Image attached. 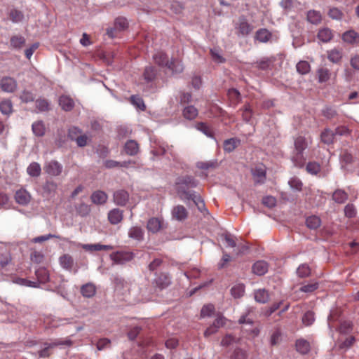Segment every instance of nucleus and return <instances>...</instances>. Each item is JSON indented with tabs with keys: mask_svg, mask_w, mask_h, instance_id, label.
I'll return each instance as SVG.
<instances>
[{
	"mask_svg": "<svg viewBox=\"0 0 359 359\" xmlns=\"http://www.w3.org/2000/svg\"><path fill=\"white\" fill-rule=\"evenodd\" d=\"M108 219L111 224H116L123 219V211L119 209H113L108 214Z\"/></svg>",
	"mask_w": 359,
	"mask_h": 359,
	"instance_id": "a211bd4d",
	"label": "nucleus"
},
{
	"mask_svg": "<svg viewBox=\"0 0 359 359\" xmlns=\"http://www.w3.org/2000/svg\"><path fill=\"white\" fill-rule=\"evenodd\" d=\"M297 273L299 277L305 278L310 275L311 269L307 264H303L298 267Z\"/></svg>",
	"mask_w": 359,
	"mask_h": 359,
	"instance_id": "a18cd8bd",
	"label": "nucleus"
},
{
	"mask_svg": "<svg viewBox=\"0 0 359 359\" xmlns=\"http://www.w3.org/2000/svg\"><path fill=\"white\" fill-rule=\"evenodd\" d=\"M342 57L343 51L341 48H334L327 51V58L333 63L339 64L341 62Z\"/></svg>",
	"mask_w": 359,
	"mask_h": 359,
	"instance_id": "2eb2a0df",
	"label": "nucleus"
},
{
	"mask_svg": "<svg viewBox=\"0 0 359 359\" xmlns=\"http://www.w3.org/2000/svg\"><path fill=\"white\" fill-rule=\"evenodd\" d=\"M236 29L238 34L247 36L252 32V27L246 21V20L241 18L236 27Z\"/></svg>",
	"mask_w": 359,
	"mask_h": 359,
	"instance_id": "9b49d317",
	"label": "nucleus"
},
{
	"mask_svg": "<svg viewBox=\"0 0 359 359\" xmlns=\"http://www.w3.org/2000/svg\"><path fill=\"white\" fill-rule=\"evenodd\" d=\"M306 223L309 228L316 229L320 225V219L317 216H310L306 219Z\"/></svg>",
	"mask_w": 359,
	"mask_h": 359,
	"instance_id": "ea45409f",
	"label": "nucleus"
},
{
	"mask_svg": "<svg viewBox=\"0 0 359 359\" xmlns=\"http://www.w3.org/2000/svg\"><path fill=\"white\" fill-rule=\"evenodd\" d=\"M318 77L320 82H325L327 81L330 76V72L327 68H320L318 72Z\"/></svg>",
	"mask_w": 359,
	"mask_h": 359,
	"instance_id": "864d4df0",
	"label": "nucleus"
},
{
	"mask_svg": "<svg viewBox=\"0 0 359 359\" xmlns=\"http://www.w3.org/2000/svg\"><path fill=\"white\" fill-rule=\"evenodd\" d=\"M154 62L159 66L163 67L169 65L168 57L163 52L158 51L153 55Z\"/></svg>",
	"mask_w": 359,
	"mask_h": 359,
	"instance_id": "aec40b11",
	"label": "nucleus"
},
{
	"mask_svg": "<svg viewBox=\"0 0 359 359\" xmlns=\"http://www.w3.org/2000/svg\"><path fill=\"white\" fill-rule=\"evenodd\" d=\"M18 87V83L15 79L11 76H4L0 80L1 89L6 93H13Z\"/></svg>",
	"mask_w": 359,
	"mask_h": 359,
	"instance_id": "39448f33",
	"label": "nucleus"
},
{
	"mask_svg": "<svg viewBox=\"0 0 359 359\" xmlns=\"http://www.w3.org/2000/svg\"><path fill=\"white\" fill-rule=\"evenodd\" d=\"M9 15L13 22H19L23 18V14L18 10H11Z\"/></svg>",
	"mask_w": 359,
	"mask_h": 359,
	"instance_id": "13d9d810",
	"label": "nucleus"
},
{
	"mask_svg": "<svg viewBox=\"0 0 359 359\" xmlns=\"http://www.w3.org/2000/svg\"><path fill=\"white\" fill-rule=\"evenodd\" d=\"M196 166L199 169L208 170L210 168H215L217 166V162L215 161H205V162H198Z\"/></svg>",
	"mask_w": 359,
	"mask_h": 359,
	"instance_id": "6e6d98bb",
	"label": "nucleus"
},
{
	"mask_svg": "<svg viewBox=\"0 0 359 359\" xmlns=\"http://www.w3.org/2000/svg\"><path fill=\"white\" fill-rule=\"evenodd\" d=\"M27 172L31 177H37L41 175V165L36 162H32L27 168Z\"/></svg>",
	"mask_w": 359,
	"mask_h": 359,
	"instance_id": "bb28decb",
	"label": "nucleus"
},
{
	"mask_svg": "<svg viewBox=\"0 0 359 359\" xmlns=\"http://www.w3.org/2000/svg\"><path fill=\"white\" fill-rule=\"evenodd\" d=\"M255 299L257 302L264 304L269 300V295L264 289H259L255 292Z\"/></svg>",
	"mask_w": 359,
	"mask_h": 359,
	"instance_id": "2f4dec72",
	"label": "nucleus"
},
{
	"mask_svg": "<svg viewBox=\"0 0 359 359\" xmlns=\"http://www.w3.org/2000/svg\"><path fill=\"white\" fill-rule=\"evenodd\" d=\"M271 34L266 29H261L256 32L255 39L259 42L265 43L270 40Z\"/></svg>",
	"mask_w": 359,
	"mask_h": 359,
	"instance_id": "c756f323",
	"label": "nucleus"
},
{
	"mask_svg": "<svg viewBox=\"0 0 359 359\" xmlns=\"http://www.w3.org/2000/svg\"><path fill=\"white\" fill-rule=\"evenodd\" d=\"M178 192L182 200H191L201 212L205 210V203L199 195L186 190V188L196 187L197 182L191 176H185L178 179Z\"/></svg>",
	"mask_w": 359,
	"mask_h": 359,
	"instance_id": "f257e3e1",
	"label": "nucleus"
},
{
	"mask_svg": "<svg viewBox=\"0 0 359 359\" xmlns=\"http://www.w3.org/2000/svg\"><path fill=\"white\" fill-rule=\"evenodd\" d=\"M57 184L53 180L47 181L43 186V190L47 196H53L56 193Z\"/></svg>",
	"mask_w": 359,
	"mask_h": 359,
	"instance_id": "b1692460",
	"label": "nucleus"
},
{
	"mask_svg": "<svg viewBox=\"0 0 359 359\" xmlns=\"http://www.w3.org/2000/svg\"><path fill=\"white\" fill-rule=\"evenodd\" d=\"M50 104L48 101L44 98H39L36 101V107L40 111H45L49 109Z\"/></svg>",
	"mask_w": 359,
	"mask_h": 359,
	"instance_id": "49530a36",
	"label": "nucleus"
},
{
	"mask_svg": "<svg viewBox=\"0 0 359 359\" xmlns=\"http://www.w3.org/2000/svg\"><path fill=\"white\" fill-rule=\"evenodd\" d=\"M308 146V142L304 137L298 136L294 140L295 151H303Z\"/></svg>",
	"mask_w": 359,
	"mask_h": 359,
	"instance_id": "e433bc0d",
	"label": "nucleus"
},
{
	"mask_svg": "<svg viewBox=\"0 0 359 359\" xmlns=\"http://www.w3.org/2000/svg\"><path fill=\"white\" fill-rule=\"evenodd\" d=\"M130 99H131V102L133 103V104L136 106L137 108H138L141 110H144L145 109V106H144L143 100L140 97H139L137 95H133Z\"/></svg>",
	"mask_w": 359,
	"mask_h": 359,
	"instance_id": "680f3d73",
	"label": "nucleus"
},
{
	"mask_svg": "<svg viewBox=\"0 0 359 359\" xmlns=\"http://www.w3.org/2000/svg\"><path fill=\"white\" fill-rule=\"evenodd\" d=\"M76 211L80 215L84 217L89 214L90 208L88 205L82 203L76 207Z\"/></svg>",
	"mask_w": 359,
	"mask_h": 359,
	"instance_id": "bf43d9fd",
	"label": "nucleus"
},
{
	"mask_svg": "<svg viewBox=\"0 0 359 359\" xmlns=\"http://www.w3.org/2000/svg\"><path fill=\"white\" fill-rule=\"evenodd\" d=\"M156 74V70L154 67L149 66L146 67L144 72V78L147 81H152Z\"/></svg>",
	"mask_w": 359,
	"mask_h": 359,
	"instance_id": "37998d69",
	"label": "nucleus"
},
{
	"mask_svg": "<svg viewBox=\"0 0 359 359\" xmlns=\"http://www.w3.org/2000/svg\"><path fill=\"white\" fill-rule=\"evenodd\" d=\"M128 236L131 238L141 241L144 237V231L141 227L133 226L128 231Z\"/></svg>",
	"mask_w": 359,
	"mask_h": 359,
	"instance_id": "7c9ffc66",
	"label": "nucleus"
},
{
	"mask_svg": "<svg viewBox=\"0 0 359 359\" xmlns=\"http://www.w3.org/2000/svg\"><path fill=\"white\" fill-rule=\"evenodd\" d=\"M253 177L255 178V181L257 183H262L265 179V170L262 168H256L253 170Z\"/></svg>",
	"mask_w": 359,
	"mask_h": 359,
	"instance_id": "58836bf2",
	"label": "nucleus"
},
{
	"mask_svg": "<svg viewBox=\"0 0 359 359\" xmlns=\"http://www.w3.org/2000/svg\"><path fill=\"white\" fill-rule=\"evenodd\" d=\"M318 287V283H311L300 287L299 290L304 292H312L316 290Z\"/></svg>",
	"mask_w": 359,
	"mask_h": 359,
	"instance_id": "e2e57ef3",
	"label": "nucleus"
},
{
	"mask_svg": "<svg viewBox=\"0 0 359 359\" xmlns=\"http://www.w3.org/2000/svg\"><path fill=\"white\" fill-rule=\"evenodd\" d=\"M15 201L20 205H27L31 201V194L25 189H20L16 191L15 194Z\"/></svg>",
	"mask_w": 359,
	"mask_h": 359,
	"instance_id": "423d86ee",
	"label": "nucleus"
},
{
	"mask_svg": "<svg viewBox=\"0 0 359 359\" xmlns=\"http://www.w3.org/2000/svg\"><path fill=\"white\" fill-rule=\"evenodd\" d=\"M334 34L332 31L327 27H323L319 29L317 38L319 41L323 43H327L332 40Z\"/></svg>",
	"mask_w": 359,
	"mask_h": 359,
	"instance_id": "4468645a",
	"label": "nucleus"
},
{
	"mask_svg": "<svg viewBox=\"0 0 359 359\" xmlns=\"http://www.w3.org/2000/svg\"><path fill=\"white\" fill-rule=\"evenodd\" d=\"M66 319H60L54 316H46L43 320V324L46 328L57 327L67 323Z\"/></svg>",
	"mask_w": 359,
	"mask_h": 359,
	"instance_id": "6e6552de",
	"label": "nucleus"
},
{
	"mask_svg": "<svg viewBox=\"0 0 359 359\" xmlns=\"http://www.w3.org/2000/svg\"><path fill=\"white\" fill-rule=\"evenodd\" d=\"M310 343L305 339H300L296 342V348L302 354L307 353L310 350Z\"/></svg>",
	"mask_w": 359,
	"mask_h": 359,
	"instance_id": "393cba45",
	"label": "nucleus"
},
{
	"mask_svg": "<svg viewBox=\"0 0 359 359\" xmlns=\"http://www.w3.org/2000/svg\"><path fill=\"white\" fill-rule=\"evenodd\" d=\"M332 199L338 203H343L348 199V194L342 189H337L332 194Z\"/></svg>",
	"mask_w": 359,
	"mask_h": 359,
	"instance_id": "f704fd0d",
	"label": "nucleus"
},
{
	"mask_svg": "<svg viewBox=\"0 0 359 359\" xmlns=\"http://www.w3.org/2000/svg\"><path fill=\"white\" fill-rule=\"evenodd\" d=\"M166 67L174 73H180L183 70V66L181 62L175 60L169 62V65H167Z\"/></svg>",
	"mask_w": 359,
	"mask_h": 359,
	"instance_id": "a19ab883",
	"label": "nucleus"
},
{
	"mask_svg": "<svg viewBox=\"0 0 359 359\" xmlns=\"http://www.w3.org/2000/svg\"><path fill=\"white\" fill-rule=\"evenodd\" d=\"M13 105L10 100H4L0 102V111L5 115L12 113Z\"/></svg>",
	"mask_w": 359,
	"mask_h": 359,
	"instance_id": "4c0bfd02",
	"label": "nucleus"
},
{
	"mask_svg": "<svg viewBox=\"0 0 359 359\" xmlns=\"http://www.w3.org/2000/svg\"><path fill=\"white\" fill-rule=\"evenodd\" d=\"M246 358V353L245 351L240 348H236L233 351L231 359H245Z\"/></svg>",
	"mask_w": 359,
	"mask_h": 359,
	"instance_id": "774afa93",
	"label": "nucleus"
},
{
	"mask_svg": "<svg viewBox=\"0 0 359 359\" xmlns=\"http://www.w3.org/2000/svg\"><path fill=\"white\" fill-rule=\"evenodd\" d=\"M210 54L212 60L217 63H222L224 62V58L221 55L219 50L214 48L210 50Z\"/></svg>",
	"mask_w": 359,
	"mask_h": 359,
	"instance_id": "052dcab7",
	"label": "nucleus"
},
{
	"mask_svg": "<svg viewBox=\"0 0 359 359\" xmlns=\"http://www.w3.org/2000/svg\"><path fill=\"white\" fill-rule=\"evenodd\" d=\"M188 216L187 209L182 205H176L172 210V217L177 221H182Z\"/></svg>",
	"mask_w": 359,
	"mask_h": 359,
	"instance_id": "f8f14e48",
	"label": "nucleus"
},
{
	"mask_svg": "<svg viewBox=\"0 0 359 359\" xmlns=\"http://www.w3.org/2000/svg\"><path fill=\"white\" fill-rule=\"evenodd\" d=\"M115 29H117L118 31L124 30L128 27V22L125 18H118L116 19L114 22Z\"/></svg>",
	"mask_w": 359,
	"mask_h": 359,
	"instance_id": "8fccbe9b",
	"label": "nucleus"
},
{
	"mask_svg": "<svg viewBox=\"0 0 359 359\" xmlns=\"http://www.w3.org/2000/svg\"><path fill=\"white\" fill-rule=\"evenodd\" d=\"M110 258L115 264H123L133 259V255L130 252H116L110 255Z\"/></svg>",
	"mask_w": 359,
	"mask_h": 359,
	"instance_id": "20e7f679",
	"label": "nucleus"
},
{
	"mask_svg": "<svg viewBox=\"0 0 359 359\" xmlns=\"http://www.w3.org/2000/svg\"><path fill=\"white\" fill-rule=\"evenodd\" d=\"M345 215L349 218L353 217L355 216L356 210L353 205L348 204L345 206L344 208Z\"/></svg>",
	"mask_w": 359,
	"mask_h": 359,
	"instance_id": "69168bd1",
	"label": "nucleus"
},
{
	"mask_svg": "<svg viewBox=\"0 0 359 359\" xmlns=\"http://www.w3.org/2000/svg\"><path fill=\"white\" fill-rule=\"evenodd\" d=\"M240 140L237 138L226 140L224 142V149L227 152H231L240 144Z\"/></svg>",
	"mask_w": 359,
	"mask_h": 359,
	"instance_id": "473e14b6",
	"label": "nucleus"
},
{
	"mask_svg": "<svg viewBox=\"0 0 359 359\" xmlns=\"http://www.w3.org/2000/svg\"><path fill=\"white\" fill-rule=\"evenodd\" d=\"M198 109L192 105L186 107L183 110L184 117L189 120L194 119L198 116Z\"/></svg>",
	"mask_w": 359,
	"mask_h": 359,
	"instance_id": "c85d7f7f",
	"label": "nucleus"
},
{
	"mask_svg": "<svg viewBox=\"0 0 359 359\" xmlns=\"http://www.w3.org/2000/svg\"><path fill=\"white\" fill-rule=\"evenodd\" d=\"M167 227L161 217H151L148 220L147 229L149 232L156 233Z\"/></svg>",
	"mask_w": 359,
	"mask_h": 359,
	"instance_id": "7ed1b4c3",
	"label": "nucleus"
},
{
	"mask_svg": "<svg viewBox=\"0 0 359 359\" xmlns=\"http://www.w3.org/2000/svg\"><path fill=\"white\" fill-rule=\"evenodd\" d=\"M344 42L348 44H358L359 43V34L355 31L351 29L345 32L341 36Z\"/></svg>",
	"mask_w": 359,
	"mask_h": 359,
	"instance_id": "1a4fd4ad",
	"label": "nucleus"
},
{
	"mask_svg": "<svg viewBox=\"0 0 359 359\" xmlns=\"http://www.w3.org/2000/svg\"><path fill=\"white\" fill-rule=\"evenodd\" d=\"M80 291L84 297L91 298L96 293V287L93 283H88L82 285Z\"/></svg>",
	"mask_w": 359,
	"mask_h": 359,
	"instance_id": "dca6fc26",
	"label": "nucleus"
},
{
	"mask_svg": "<svg viewBox=\"0 0 359 359\" xmlns=\"http://www.w3.org/2000/svg\"><path fill=\"white\" fill-rule=\"evenodd\" d=\"M32 131L36 136L42 137L45 134L46 127L43 121H38L33 123Z\"/></svg>",
	"mask_w": 359,
	"mask_h": 359,
	"instance_id": "a878e982",
	"label": "nucleus"
},
{
	"mask_svg": "<svg viewBox=\"0 0 359 359\" xmlns=\"http://www.w3.org/2000/svg\"><path fill=\"white\" fill-rule=\"evenodd\" d=\"M306 171L312 175H316L320 171V165L315 162H310L306 165Z\"/></svg>",
	"mask_w": 359,
	"mask_h": 359,
	"instance_id": "4d7b16f0",
	"label": "nucleus"
},
{
	"mask_svg": "<svg viewBox=\"0 0 359 359\" xmlns=\"http://www.w3.org/2000/svg\"><path fill=\"white\" fill-rule=\"evenodd\" d=\"M124 150L127 154L134 156L139 151L138 144L134 140H129L126 143Z\"/></svg>",
	"mask_w": 359,
	"mask_h": 359,
	"instance_id": "4be33fe9",
	"label": "nucleus"
},
{
	"mask_svg": "<svg viewBox=\"0 0 359 359\" xmlns=\"http://www.w3.org/2000/svg\"><path fill=\"white\" fill-rule=\"evenodd\" d=\"M231 293L235 298L241 297L244 293V285L242 284L234 285L231 290Z\"/></svg>",
	"mask_w": 359,
	"mask_h": 359,
	"instance_id": "de8ad7c7",
	"label": "nucleus"
},
{
	"mask_svg": "<svg viewBox=\"0 0 359 359\" xmlns=\"http://www.w3.org/2000/svg\"><path fill=\"white\" fill-rule=\"evenodd\" d=\"M11 259L10 255L6 250L0 254V269H4Z\"/></svg>",
	"mask_w": 359,
	"mask_h": 359,
	"instance_id": "603ef678",
	"label": "nucleus"
},
{
	"mask_svg": "<svg viewBox=\"0 0 359 359\" xmlns=\"http://www.w3.org/2000/svg\"><path fill=\"white\" fill-rule=\"evenodd\" d=\"M334 133L330 129H325L322 132L320 138L323 142L325 144H332L334 142Z\"/></svg>",
	"mask_w": 359,
	"mask_h": 359,
	"instance_id": "c9c22d12",
	"label": "nucleus"
},
{
	"mask_svg": "<svg viewBox=\"0 0 359 359\" xmlns=\"http://www.w3.org/2000/svg\"><path fill=\"white\" fill-rule=\"evenodd\" d=\"M268 271V264L264 261H258L252 266V271L258 276L265 274Z\"/></svg>",
	"mask_w": 359,
	"mask_h": 359,
	"instance_id": "6ab92c4d",
	"label": "nucleus"
},
{
	"mask_svg": "<svg viewBox=\"0 0 359 359\" xmlns=\"http://www.w3.org/2000/svg\"><path fill=\"white\" fill-rule=\"evenodd\" d=\"M223 241H225L226 245L230 248H235L237 245L236 238L230 233H226L222 235Z\"/></svg>",
	"mask_w": 359,
	"mask_h": 359,
	"instance_id": "c03bdc74",
	"label": "nucleus"
},
{
	"mask_svg": "<svg viewBox=\"0 0 359 359\" xmlns=\"http://www.w3.org/2000/svg\"><path fill=\"white\" fill-rule=\"evenodd\" d=\"M62 165L56 161L47 162L44 165V170L48 175L58 176L62 171Z\"/></svg>",
	"mask_w": 359,
	"mask_h": 359,
	"instance_id": "0eeeda50",
	"label": "nucleus"
},
{
	"mask_svg": "<svg viewBox=\"0 0 359 359\" xmlns=\"http://www.w3.org/2000/svg\"><path fill=\"white\" fill-rule=\"evenodd\" d=\"M36 276L38 280L41 283H45L48 280L49 276L46 269L40 268L36 271Z\"/></svg>",
	"mask_w": 359,
	"mask_h": 359,
	"instance_id": "79ce46f5",
	"label": "nucleus"
},
{
	"mask_svg": "<svg viewBox=\"0 0 359 359\" xmlns=\"http://www.w3.org/2000/svg\"><path fill=\"white\" fill-rule=\"evenodd\" d=\"M314 320V313L312 311H307L302 317V323L306 326L311 325Z\"/></svg>",
	"mask_w": 359,
	"mask_h": 359,
	"instance_id": "5fc2aeb1",
	"label": "nucleus"
},
{
	"mask_svg": "<svg viewBox=\"0 0 359 359\" xmlns=\"http://www.w3.org/2000/svg\"><path fill=\"white\" fill-rule=\"evenodd\" d=\"M215 307L212 304H208L204 306L201 311V317L210 316L214 311Z\"/></svg>",
	"mask_w": 359,
	"mask_h": 359,
	"instance_id": "0e129e2a",
	"label": "nucleus"
},
{
	"mask_svg": "<svg viewBox=\"0 0 359 359\" xmlns=\"http://www.w3.org/2000/svg\"><path fill=\"white\" fill-rule=\"evenodd\" d=\"M303 151H296L295 154L292 156V161L297 167H302L304 164V158L303 156Z\"/></svg>",
	"mask_w": 359,
	"mask_h": 359,
	"instance_id": "3c124183",
	"label": "nucleus"
},
{
	"mask_svg": "<svg viewBox=\"0 0 359 359\" xmlns=\"http://www.w3.org/2000/svg\"><path fill=\"white\" fill-rule=\"evenodd\" d=\"M81 248L88 252H95V251H108L114 249L112 245H102L100 243L95 244H82Z\"/></svg>",
	"mask_w": 359,
	"mask_h": 359,
	"instance_id": "9d476101",
	"label": "nucleus"
},
{
	"mask_svg": "<svg viewBox=\"0 0 359 359\" xmlns=\"http://www.w3.org/2000/svg\"><path fill=\"white\" fill-rule=\"evenodd\" d=\"M328 15L334 20H340L342 17V13L337 8H330Z\"/></svg>",
	"mask_w": 359,
	"mask_h": 359,
	"instance_id": "338daca9",
	"label": "nucleus"
},
{
	"mask_svg": "<svg viewBox=\"0 0 359 359\" xmlns=\"http://www.w3.org/2000/svg\"><path fill=\"white\" fill-rule=\"evenodd\" d=\"M60 265L67 270H71L74 266V259L68 254H65L60 257Z\"/></svg>",
	"mask_w": 359,
	"mask_h": 359,
	"instance_id": "5701e85b",
	"label": "nucleus"
},
{
	"mask_svg": "<svg viewBox=\"0 0 359 359\" xmlns=\"http://www.w3.org/2000/svg\"><path fill=\"white\" fill-rule=\"evenodd\" d=\"M71 344L72 341L69 339H55L53 342L43 344V347L41 346L37 351L40 358H46L52 353L55 347L57 346H70Z\"/></svg>",
	"mask_w": 359,
	"mask_h": 359,
	"instance_id": "f03ea898",
	"label": "nucleus"
},
{
	"mask_svg": "<svg viewBox=\"0 0 359 359\" xmlns=\"http://www.w3.org/2000/svg\"><path fill=\"white\" fill-rule=\"evenodd\" d=\"M307 20L312 24L318 25L322 20V16L320 12L316 11H309L307 13Z\"/></svg>",
	"mask_w": 359,
	"mask_h": 359,
	"instance_id": "72a5a7b5",
	"label": "nucleus"
},
{
	"mask_svg": "<svg viewBox=\"0 0 359 359\" xmlns=\"http://www.w3.org/2000/svg\"><path fill=\"white\" fill-rule=\"evenodd\" d=\"M59 104L65 111H71L74 107L73 99L67 95H62L59 99Z\"/></svg>",
	"mask_w": 359,
	"mask_h": 359,
	"instance_id": "f3484780",
	"label": "nucleus"
},
{
	"mask_svg": "<svg viewBox=\"0 0 359 359\" xmlns=\"http://www.w3.org/2000/svg\"><path fill=\"white\" fill-rule=\"evenodd\" d=\"M128 199L129 194L124 190H118L114 194V201L118 205H125Z\"/></svg>",
	"mask_w": 359,
	"mask_h": 359,
	"instance_id": "ddd939ff",
	"label": "nucleus"
},
{
	"mask_svg": "<svg viewBox=\"0 0 359 359\" xmlns=\"http://www.w3.org/2000/svg\"><path fill=\"white\" fill-rule=\"evenodd\" d=\"M296 67L297 72L302 74H306L310 71V65L306 61H300Z\"/></svg>",
	"mask_w": 359,
	"mask_h": 359,
	"instance_id": "09e8293b",
	"label": "nucleus"
},
{
	"mask_svg": "<svg viewBox=\"0 0 359 359\" xmlns=\"http://www.w3.org/2000/svg\"><path fill=\"white\" fill-rule=\"evenodd\" d=\"M107 199V195L102 191H95L91 196L92 202L97 205L104 204Z\"/></svg>",
	"mask_w": 359,
	"mask_h": 359,
	"instance_id": "412c9836",
	"label": "nucleus"
},
{
	"mask_svg": "<svg viewBox=\"0 0 359 359\" xmlns=\"http://www.w3.org/2000/svg\"><path fill=\"white\" fill-rule=\"evenodd\" d=\"M11 46L13 48L20 49L25 43V39L21 35H14L10 40Z\"/></svg>",
	"mask_w": 359,
	"mask_h": 359,
	"instance_id": "cd10ccee",
	"label": "nucleus"
}]
</instances>
